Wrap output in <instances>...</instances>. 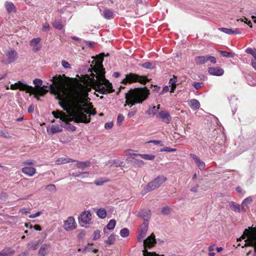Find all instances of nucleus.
<instances>
[{"label":"nucleus","instance_id":"obj_1","mask_svg":"<svg viewBox=\"0 0 256 256\" xmlns=\"http://www.w3.org/2000/svg\"><path fill=\"white\" fill-rule=\"evenodd\" d=\"M90 88L86 87L84 88H79L72 90L62 100H60L58 104L64 111L72 112L69 115L66 114L64 116L62 122L70 123L74 122L76 123L88 124L91 118L90 116H84L82 110L84 108H92V103H89L90 98L88 97Z\"/></svg>","mask_w":256,"mask_h":256},{"label":"nucleus","instance_id":"obj_2","mask_svg":"<svg viewBox=\"0 0 256 256\" xmlns=\"http://www.w3.org/2000/svg\"><path fill=\"white\" fill-rule=\"evenodd\" d=\"M93 71L97 74L98 78L94 80L93 83L96 86V90L102 94H107L114 92L112 84L105 78V70L102 64H97L92 68Z\"/></svg>","mask_w":256,"mask_h":256},{"label":"nucleus","instance_id":"obj_3","mask_svg":"<svg viewBox=\"0 0 256 256\" xmlns=\"http://www.w3.org/2000/svg\"><path fill=\"white\" fill-rule=\"evenodd\" d=\"M150 94V90L146 86L130 89L125 94L126 104L124 106L130 107L136 104H142Z\"/></svg>","mask_w":256,"mask_h":256},{"label":"nucleus","instance_id":"obj_4","mask_svg":"<svg viewBox=\"0 0 256 256\" xmlns=\"http://www.w3.org/2000/svg\"><path fill=\"white\" fill-rule=\"evenodd\" d=\"M150 80L148 78L145 76H140L135 73L130 72L126 75L125 78L122 80V82L124 84L139 82L145 85L146 82H150Z\"/></svg>","mask_w":256,"mask_h":256},{"label":"nucleus","instance_id":"obj_5","mask_svg":"<svg viewBox=\"0 0 256 256\" xmlns=\"http://www.w3.org/2000/svg\"><path fill=\"white\" fill-rule=\"evenodd\" d=\"M166 178L164 176H158L152 181L148 182L144 187L145 193H147L152 190L159 188L166 180Z\"/></svg>","mask_w":256,"mask_h":256},{"label":"nucleus","instance_id":"obj_6","mask_svg":"<svg viewBox=\"0 0 256 256\" xmlns=\"http://www.w3.org/2000/svg\"><path fill=\"white\" fill-rule=\"evenodd\" d=\"M10 88L12 90H19L20 91H25L27 93H32L34 88L29 86L22 81H18L10 86Z\"/></svg>","mask_w":256,"mask_h":256},{"label":"nucleus","instance_id":"obj_7","mask_svg":"<svg viewBox=\"0 0 256 256\" xmlns=\"http://www.w3.org/2000/svg\"><path fill=\"white\" fill-rule=\"evenodd\" d=\"M66 77L64 74L56 75L53 76L52 78V83L50 86H54L57 89L64 88L66 85Z\"/></svg>","mask_w":256,"mask_h":256},{"label":"nucleus","instance_id":"obj_8","mask_svg":"<svg viewBox=\"0 0 256 256\" xmlns=\"http://www.w3.org/2000/svg\"><path fill=\"white\" fill-rule=\"evenodd\" d=\"M92 214L90 211H84L78 216V222L82 227L84 226V224H88L90 222Z\"/></svg>","mask_w":256,"mask_h":256},{"label":"nucleus","instance_id":"obj_9","mask_svg":"<svg viewBox=\"0 0 256 256\" xmlns=\"http://www.w3.org/2000/svg\"><path fill=\"white\" fill-rule=\"evenodd\" d=\"M156 243V240L155 238V235L154 233H152L146 239L144 240V248H150L154 246Z\"/></svg>","mask_w":256,"mask_h":256},{"label":"nucleus","instance_id":"obj_10","mask_svg":"<svg viewBox=\"0 0 256 256\" xmlns=\"http://www.w3.org/2000/svg\"><path fill=\"white\" fill-rule=\"evenodd\" d=\"M156 118H161L162 121L167 124H168L171 120L172 117L168 112L166 110H162L156 115Z\"/></svg>","mask_w":256,"mask_h":256},{"label":"nucleus","instance_id":"obj_11","mask_svg":"<svg viewBox=\"0 0 256 256\" xmlns=\"http://www.w3.org/2000/svg\"><path fill=\"white\" fill-rule=\"evenodd\" d=\"M76 224L75 220L72 216H70L68 220L65 221L64 225V228L66 230H72L76 228Z\"/></svg>","mask_w":256,"mask_h":256},{"label":"nucleus","instance_id":"obj_12","mask_svg":"<svg viewBox=\"0 0 256 256\" xmlns=\"http://www.w3.org/2000/svg\"><path fill=\"white\" fill-rule=\"evenodd\" d=\"M128 164H131L135 167L140 168L144 164V162L140 160L136 159L134 158H128L126 160Z\"/></svg>","mask_w":256,"mask_h":256},{"label":"nucleus","instance_id":"obj_13","mask_svg":"<svg viewBox=\"0 0 256 256\" xmlns=\"http://www.w3.org/2000/svg\"><path fill=\"white\" fill-rule=\"evenodd\" d=\"M208 72L211 75L221 76L223 75L224 70L220 67H210L208 68Z\"/></svg>","mask_w":256,"mask_h":256},{"label":"nucleus","instance_id":"obj_14","mask_svg":"<svg viewBox=\"0 0 256 256\" xmlns=\"http://www.w3.org/2000/svg\"><path fill=\"white\" fill-rule=\"evenodd\" d=\"M245 244L242 248L252 246L254 248V256H256V240L248 236V238L245 240Z\"/></svg>","mask_w":256,"mask_h":256},{"label":"nucleus","instance_id":"obj_15","mask_svg":"<svg viewBox=\"0 0 256 256\" xmlns=\"http://www.w3.org/2000/svg\"><path fill=\"white\" fill-rule=\"evenodd\" d=\"M16 52L14 50H11L7 52L6 56L8 58L9 63L13 62L18 58Z\"/></svg>","mask_w":256,"mask_h":256},{"label":"nucleus","instance_id":"obj_16","mask_svg":"<svg viewBox=\"0 0 256 256\" xmlns=\"http://www.w3.org/2000/svg\"><path fill=\"white\" fill-rule=\"evenodd\" d=\"M137 216L140 217L144 219H148L151 216V211L150 210H145L144 209L140 210L136 215Z\"/></svg>","mask_w":256,"mask_h":256},{"label":"nucleus","instance_id":"obj_17","mask_svg":"<svg viewBox=\"0 0 256 256\" xmlns=\"http://www.w3.org/2000/svg\"><path fill=\"white\" fill-rule=\"evenodd\" d=\"M218 30L224 32L228 34H241V32H240L238 29L235 28H218Z\"/></svg>","mask_w":256,"mask_h":256},{"label":"nucleus","instance_id":"obj_18","mask_svg":"<svg viewBox=\"0 0 256 256\" xmlns=\"http://www.w3.org/2000/svg\"><path fill=\"white\" fill-rule=\"evenodd\" d=\"M244 232H248L249 234L248 236L255 240V241L256 240V225L254 227L252 226L251 227H248V228H246Z\"/></svg>","mask_w":256,"mask_h":256},{"label":"nucleus","instance_id":"obj_19","mask_svg":"<svg viewBox=\"0 0 256 256\" xmlns=\"http://www.w3.org/2000/svg\"><path fill=\"white\" fill-rule=\"evenodd\" d=\"M52 114L54 118H60L61 121H62L64 116H66V113L59 110L52 111Z\"/></svg>","mask_w":256,"mask_h":256},{"label":"nucleus","instance_id":"obj_20","mask_svg":"<svg viewBox=\"0 0 256 256\" xmlns=\"http://www.w3.org/2000/svg\"><path fill=\"white\" fill-rule=\"evenodd\" d=\"M208 61V55L204 56H198L195 58V62L196 64H202Z\"/></svg>","mask_w":256,"mask_h":256},{"label":"nucleus","instance_id":"obj_21","mask_svg":"<svg viewBox=\"0 0 256 256\" xmlns=\"http://www.w3.org/2000/svg\"><path fill=\"white\" fill-rule=\"evenodd\" d=\"M14 250L10 248H6L0 252V256H10L14 253Z\"/></svg>","mask_w":256,"mask_h":256},{"label":"nucleus","instance_id":"obj_22","mask_svg":"<svg viewBox=\"0 0 256 256\" xmlns=\"http://www.w3.org/2000/svg\"><path fill=\"white\" fill-rule=\"evenodd\" d=\"M22 172L29 176H32L36 172V169L33 167L26 166L22 168Z\"/></svg>","mask_w":256,"mask_h":256},{"label":"nucleus","instance_id":"obj_23","mask_svg":"<svg viewBox=\"0 0 256 256\" xmlns=\"http://www.w3.org/2000/svg\"><path fill=\"white\" fill-rule=\"evenodd\" d=\"M252 202V196H248L247 198H245L242 203V211L245 212L246 211V206L250 204H251Z\"/></svg>","mask_w":256,"mask_h":256},{"label":"nucleus","instance_id":"obj_24","mask_svg":"<svg viewBox=\"0 0 256 256\" xmlns=\"http://www.w3.org/2000/svg\"><path fill=\"white\" fill-rule=\"evenodd\" d=\"M50 247V246L48 244H42L39 250L38 254L40 256H46L47 254L46 250Z\"/></svg>","mask_w":256,"mask_h":256},{"label":"nucleus","instance_id":"obj_25","mask_svg":"<svg viewBox=\"0 0 256 256\" xmlns=\"http://www.w3.org/2000/svg\"><path fill=\"white\" fill-rule=\"evenodd\" d=\"M188 104L193 110H197L200 107V102L196 99H192L188 102Z\"/></svg>","mask_w":256,"mask_h":256},{"label":"nucleus","instance_id":"obj_26","mask_svg":"<svg viewBox=\"0 0 256 256\" xmlns=\"http://www.w3.org/2000/svg\"><path fill=\"white\" fill-rule=\"evenodd\" d=\"M76 161V160L70 158H60L56 161V164H66Z\"/></svg>","mask_w":256,"mask_h":256},{"label":"nucleus","instance_id":"obj_27","mask_svg":"<svg viewBox=\"0 0 256 256\" xmlns=\"http://www.w3.org/2000/svg\"><path fill=\"white\" fill-rule=\"evenodd\" d=\"M52 26L54 28L60 30H62L64 27L62 21L60 19H56L52 22Z\"/></svg>","mask_w":256,"mask_h":256},{"label":"nucleus","instance_id":"obj_28","mask_svg":"<svg viewBox=\"0 0 256 256\" xmlns=\"http://www.w3.org/2000/svg\"><path fill=\"white\" fill-rule=\"evenodd\" d=\"M102 15L106 19H110L114 18V12L109 9H104Z\"/></svg>","mask_w":256,"mask_h":256},{"label":"nucleus","instance_id":"obj_29","mask_svg":"<svg viewBox=\"0 0 256 256\" xmlns=\"http://www.w3.org/2000/svg\"><path fill=\"white\" fill-rule=\"evenodd\" d=\"M90 162L89 161L86 162H78L76 164V166L77 168H80L82 170L90 166Z\"/></svg>","mask_w":256,"mask_h":256},{"label":"nucleus","instance_id":"obj_30","mask_svg":"<svg viewBox=\"0 0 256 256\" xmlns=\"http://www.w3.org/2000/svg\"><path fill=\"white\" fill-rule=\"evenodd\" d=\"M116 240V236L114 234H112L108 237V240L104 242V243L112 245L115 243Z\"/></svg>","mask_w":256,"mask_h":256},{"label":"nucleus","instance_id":"obj_31","mask_svg":"<svg viewBox=\"0 0 256 256\" xmlns=\"http://www.w3.org/2000/svg\"><path fill=\"white\" fill-rule=\"evenodd\" d=\"M230 206L234 211L238 212H240L242 211V208H240V205L234 202H232L230 204Z\"/></svg>","mask_w":256,"mask_h":256},{"label":"nucleus","instance_id":"obj_32","mask_svg":"<svg viewBox=\"0 0 256 256\" xmlns=\"http://www.w3.org/2000/svg\"><path fill=\"white\" fill-rule=\"evenodd\" d=\"M97 216L100 218H104L106 216V212L104 208H100L96 212Z\"/></svg>","mask_w":256,"mask_h":256},{"label":"nucleus","instance_id":"obj_33","mask_svg":"<svg viewBox=\"0 0 256 256\" xmlns=\"http://www.w3.org/2000/svg\"><path fill=\"white\" fill-rule=\"evenodd\" d=\"M116 220L112 219L110 220L108 224L106 226V230H113L116 226Z\"/></svg>","mask_w":256,"mask_h":256},{"label":"nucleus","instance_id":"obj_34","mask_svg":"<svg viewBox=\"0 0 256 256\" xmlns=\"http://www.w3.org/2000/svg\"><path fill=\"white\" fill-rule=\"evenodd\" d=\"M40 240H38L37 242H30V243H29L28 244V246H27V248L28 250H36L38 247V246L40 244Z\"/></svg>","mask_w":256,"mask_h":256},{"label":"nucleus","instance_id":"obj_35","mask_svg":"<svg viewBox=\"0 0 256 256\" xmlns=\"http://www.w3.org/2000/svg\"><path fill=\"white\" fill-rule=\"evenodd\" d=\"M47 87V86H44L41 87L38 92H36L40 96H43L48 92V90L45 88Z\"/></svg>","mask_w":256,"mask_h":256},{"label":"nucleus","instance_id":"obj_36","mask_svg":"<svg viewBox=\"0 0 256 256\" xmlns=\"http://www.w3.org/2000/svg\"><path fill=\"white\" fill-rule=\"evenodd\" d=\"M218 52L222 56L226 58H233L235 55L233 52H230L224 50H218Z\"/></svg>","mask_w":256,"mask_h":256},{"label":"nucleus","instance_id":"obj_37","mask_svg":"<svg viewBox=\"0 0 256 256\" xmlns=\"http://www.w3.org/2000/svg\"><path fill=\"white\" fill-rule=\"evenodd\" d=\"M135 11L136 14L138 15V16H142L147 13L145 6H144V8H142L140 10H139V8H138L135 10Z\"/></svg>","mask_w":256,"mask_h":256},{"label":"nucleus","instance_id":"obj_38","mask_svg":"<svg viewBox=\"0 0 256 256\" xmlns=\"http://www.w3.org/2000/svg\"><path fill=\"white\" fill-rule=\"evenodd\" d=\"M140 156L142 158L147 160H154L156 157V156L148 154H140Z\"/></svg>","mask_w":256,"mask_h":256},{"label":"nucleus","instance_id":"obj_39","mask_svg":"<svg viewBox=\"0 0 256 256\" xmlns=\"http://www.w3.org/2000/svg\"><path fill=\"white\" fill-rule=\"evenodd\" d=\"M158 112V108H156V106L150 107L149 109L146 112V114L148 115L152 114L155 115Z\"/></svg>","mask_w":256,"mask_h":256},{"label":"nucleus","instance_id":"obj_40","mask_svg":"<svg viewBox=\"0 0 256 256\" xmlns=\"http://www.w3.org/2000/svg\"><path fill=\"white\" fill-rule=\"evenodd\" d=\"M120 234L122 237L126 238L129 236L130 231L128 228H124L120 230Z\"/></svg>","mask_w":256,"mask_h":256},{"label":"nucleus","instance_id":"obj_41","mask_svg":"<svg viewBox=\"0 0 256 256\" xmlns=\"http://www.w3.org/2000/svg\"><path fill=\"white\" fill-rule=\"evenodd\" d=\"M148 219H144V222L141 226L140 230L147 232L148 230Z\"/></svg>","mask_w":256,"mask_h":256},{"label":"nucleus","instance_id":"obj_42","mask_svg":"<svg viewBox=\"0 0 256 256\" xmlns=\"http://www.w3.org/2000/svg\"><path fill=\"white\" fill-rule=\"evenodd\" d=\"M85 108H84L82 110V112H84L83 114L84 116H87L86 114H88L89 115L94 116L96 114V111L95 109H92V111L90 112L88 110H85Z\"/></svg>","mask_w":256,"mask_h":256},{"label":"nucleus","instance_id":"obj_43","mask_svg":"<svg viewBox=\"0 0 256 256\" xmlns=\"http://www.w3.org/2000/svg\"><path fill=\"white\" fill-rule=\"evenodd\" d=\"M62 129L60 128L58 125L56 126H52L50 129V132L52 134L62 132Z\"/></svg>","mask_w":256,"mask_h":256},{"label":"nucleus","instance_id":"obj_44","mask_svg":"<svg viewBox=\"0 0 256 256\" xmlns=\"http://www.w3.org/2000/svg\"><path fill=\"white\" fill-rule=\"evenodd\" d=\"M246 52L249 54H250L254 58V60H256V49L252 48H248Z\"/></svg>","mask_w":256,"mask_h":256},{"label":"nucleus","instance_id":"obj_45","mask_svg":"<svg viewBox=\"0 0 256 256\" xmlns=\"http://www.w3.org/2000/svg\"><path fill=\"white\" fill-rule=\"evenodd\" d=\"M41 39L40 38H33L30 42V45L32 46H37L40 42Z\"/></svg>","mask_w":256,"mask_h":256},{"label":"nucleus","instance_id":"obj_46","mask_svg":"<svg viewBox=\"0 0 256 256\" xmlns=\"http://www.w3.org/2000/svg\"><path fill=\"white\" fill-rule=\"evenodd\" d=\"M142 66L146 69H152L154 68L153 64L152 62H147L142 64Z\"/></svg>","mask_w":256,"mask_h":256},{"label":"nucleus","instance_id":"obj_47","mask_svg":"<svg viewBox=\"0 0 256 256\" xmlns=\"http://www.w3.org/2000/svg\"><path fill=\"white\" fill-rule=\"evenodd\" d=\"M146 232L140 230L138 236L137 237V240L138 242H141L142 241L143 238L146 236Z\"/></svg>","mask_w":256,"mask_h":256},{"label":"nucleus","instance_id":"obj_48","mask_svg":"<svg viewBox=\"0 0 256 256\" xmlns=\"http://www.w3.org/2000/svg\"><path fill=\"white\" fill-rule=\"evenodd\" d=\"M6 7L8 12L12 11L15 8L12 2H6Z\"/></svg>","mask_w":256,"mask_h":256},{"label":"nucleus","instance_id":"obj_49","mask_svg":"<svg viewBox=\"0 0 256 256\" xmlns=\"http://www.w3.org/2000/svg\"><path fill=\"white\" fill-rule=\"evenodd\" d=\"M104 54L103 52L96 56L97 60H98V64H102V62L104 61Z\"/></svg>","mask_w":256,"mask_h":256},{"label":"nucleus","instance_id":"obj_50","mask_svg":"<svg viewBox=\"0 0 256 256\" xmlns=\"http://www.w3.org/2000/svg\"><path fill=\"white\" fill-rule=\"evenodd\" d=\"M100 232L98 230H95L93 234L94 237H93L92 240H97L98 238H100Z\"/></svg>","mask_w":256,"mask_h":256},{"label":"nucleus","instance_id":"obj_51","mask_svg":"<svg viewBox=\"0 0 256 256\" xmlns=\"http://www.w3.org/2000/svg\"><path fill=\"white\" fill-rule=\"evenodd\" d=\"M46 189L50 192H56V188L54 184H50L46 187Z\"/></svg>","mask_w":256,"mask_h":256},{"label":"nucleus","instance_id":"obj_52","mask_svg":"<svg viewBox=\"0 0 256 256\" xmlns=\"http://www.w3.org/2000/svg\"><path fill=\"white\" fill-rule=\"evenodd\" d=\"M200 170H204L205 167V164L204 162H202L200 159L196 162Z\"/></svg>","mask_w":256,"mask_h":256},{"label":"nucleus","instance_id":"obj_53","mask_svg":"<svg viewBox=\"0 0 256 256\" xmlns=\"http://www.w3.org/2000/svg\"><path fill=\"white\" fill-rule=\"evenodd\" d=\"M170 208L168 206H166L162 208V212L163 214L168 215L170 213Z\"/></svg>","mask_w":256,"mask_h":256},{"label":"nucleus","instance_id":"obj_54","mask_svg":"<svg viewBox=\"0 0 256 256\" xmlns=\"http://www.w3.org/2000/svg\"><path fill=\"white\" fill-rule=\"evenodd\" d=\"M33 82L34 84L38 87L41 86L42 84V81L38 78H35Z\"/></svg>","mask_w":256,"mask_h":256},{"label":"nucleus","instance_id":"obj_55","mask_svg":"<svg viewBox=\"0 0 256 256\" xmlns=\"http://www.w3.org/2000/svg\"><path fill=\"white\" fill-rule=\"evenodd\" d=\"M124 120V116L122 114H120L117 118V124L118 126H120L122 122Z\"/></svg>","mask_w":256,"mask_h":256},{"label":"nucleus","instance_id":"obj_56","mask_svg":"<svg viewBox=\"0 0 256 256\" xmlns=\"http://www.w3.org/2000/svg\"><path fill=\"white\" fill-rule=\"evenodd\" d=\"M176 150L174 148H168V147H166V148H162L160 150V152H174Z\"/></svg>","mask_w":256,"mask_h":256},{"label":"nucleus","instance_id":"obj_57","mask_svg":"<svg viewBox=\"0 0 256 256\" xmlns=\"http://www.w3.org/2000/svg\"><path fill=\"white\" fill-rule=\"evenodd\" d=\"M83 174H86V176H88L89 174V172H80L78 174L72 173L70 174H71V176H72L74 177H80V176H82Z\"/></svg>","mask_w":256,"mask_h":256},{"label":"nucleus","instance_id":"obj_58","mask_svg":"<svg viewBox=\"0 0 256 256\" xmlns=\"http://www.w3.org/2000/svg\"><path fill=\"white\" fill-rule=\"evenodd\" d=\"M177 82V78L175 76H173V78H170L169 80V84L172 86H176V82Z\"/></svg>","mask_w":256,"mask_h":256},{"label":"nucleus","instance_id":"obj_59","mask_svg":"<svg viewBox=\"0 0 256 256\" xmlns=\"http://www.w3.org/2000/svg\"><path fill=\"white\" fill-rule=\"evenodd\" d=\"M66 130L74 132L76 130V127L72 125L71 124L68 123L66 127Z\"/></svg>","mask_w":256,"mask_h":256},{"label":"nucleus","instance_id":"obj_60","mask_svg":"<svg viewBox=\"0 0 256 256\" xmlns=\"http://www.w3.org/2000/svg\"><path fill=\"white\" fill-rule=\"evenodd\" d=\"M107 180H102V178L101 179H98L97 180H96L94 182V183L97 185V186H102V185L104 182H106Z\"/></svg>","mask_w":256,"mask_h":256},{"label":"nucleus","instance_id":"obj_61","mask_svg":"<svg viewBox=\"0 0 256 256\" xmlns=\"http://www.w3.org/2000/svg\"><path fill=\"white\" fill-rule=\"evenodd\" d=\"M202 83L194 82L192 85L196 90H198L202 88Z\"/></svg>","mask_w":256,"mask_h":256},{"label":"nucleus","instance_id":"obj_62","mask_svg":"<svg viewBox=\"0 0 256 256\" xmlns=\"http://www.w3.org/2000/svg\"><path fill=\"white\" fill-rule=\"evenodd\" d=\"M147 143H154L155 144H160V146H164L161 140H151L148 142Z\"/></svg>","mask_w":256,"mask_h":256},{"label":"nucleus","instance_id":"obj_63","mask_svg":"<svg viewBox=\"0 0 256 256\" xmlns=\"http://www.w3.org/2000/svg\"><path fill=\"white\" fill-rule=\"evenodd\" d=\"M30 228H34L36 230H38V231H40L42 230V228H41L39 224H35L34 226L32 224H30Z\"/></svg>","mask_w":256,"mask_h":256},{"label":"nucleus","instance_id":"obj_64","mask_svg":"<svg viewBox=\"0 0 256 256\" xmlns=\"http://www.w3.org/2000/svg\"><path fill=\"white\" fill-rule=\"evenodd\" d=\"M62 64L64 68H70V64H69V63L64 60H62Z\"/></svg>","mask_w":256,"mask_h":256}]
</instances>
